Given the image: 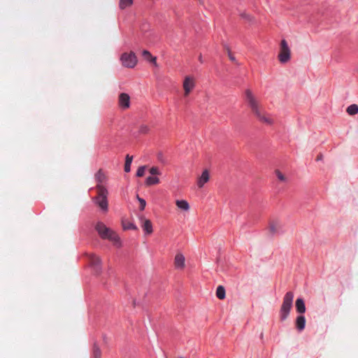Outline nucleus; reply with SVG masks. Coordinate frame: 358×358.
<instances>
[{
    "instance_id": "nucleus-3",
    "label": "nucleus",
    "mask_w": 358,
    "mask_h": 358,
    "mask_svg": "<svg viewBox=\"0 0 358 358\" xmlns=\"http://www.w3.org/2000/svg\"><path fill=\"white\" fill-rule=\"evenodd\" d=\"M95 229L102 239L110 241L116 247L122 246V242L117 234L110 228L107 227L103 222H98L95 225Z\"/></svg>"
},
{
    "instance_id": "nucleus-13",
    "label": "nucleus",
    "mask_w": 358,
    "mask_h": 358,
    "mask_svg": "<svg viewBox=\"0 0 358 358\" xmlns=\"http://www.w3.org/2000/svg\"><path fill=\"white\" fill-rule=\"evenodd\" d=\"M306 327V318L303 315H299L296 319V328L299 331H301Z\"/></svg>"
},
{
    "instance_id": "nucleus-1",
    "label": "nucleus",
    "mask_w": 358,
    "mask_h": 358,
    "mask_svg": "<svg viewBox=\"0 0 358 358\" xmlns=\"http://www.w3.org/2000/svg\"><path fill=\"white\" fill-rule=\"evenodd\" d=\"M95 180L97 182L96 186L97 195L94 198V201L103 210L107 211L108 206L107 196L108 192L107 189L103 186V184L107 180V176L103 171L100 169L95 174Z\"/></svg>"
},
{
    "instance_id": "nucleus-6",
    "label": "nucleus",
    "mask_w": 358,
    "mask_h": 358,
    "mask_svg": "<svg viewBox=\"0 0 358 358\" xmlns=\"http://www.w3.org/2000/svg\"><path fill=\"white\" fill-rule=\"evenodd\" d=\"M120 59L122 65L127 68H134L137 64V57L133 52L123 53Z\"/></svg>"
},
{
    "instance_id": "nucleus-30",
    "label": "nucleus",
    "mask_w": 358,
    "mask_h": 358,
    "mask_svg": "<svg viewBox=\"0 0 358 358\" xmlns=\"http://www.w3.org/2000/svg\"><path fill=\"white\" fill-rule=\"evenodd\" d=\"M226 50L227 51V54H228V56H229V59H230L231 61H232V62H236V58H235V57L232 55V53H231V52L230 49H229L228 47H227V48H226Z\"/></svg>"
},
{
    "instance_id": "nucleus-8",
    "label": "nucleus",
    "mask_w": 358,
    "mask_h": 358,
    "mask_svg": "<svg viewBox=\"0 0 358 358\" xmlns=\"http://www.w3.org/2000/svg\"><path fill=\"white\" fill-rule=\"evenodd\" d=\"M117 104L121 110H125L130 107V96L127 93H120L117 98Z\"/></svg>"
},
{
    "instance_id": "nucleus-10",
    "label": "nucleus",
    "mask_w": 358,
    "mask_h": 358,
    "mask_svg": "<svg viewBox=\"0 0 358 358\" xmlns=\"http://www.w3.org/2000/svg\"><path fill=\"white\" fill-rule=\"evenodd\" d=\"M89 262L92 266L94 267V269L96 273H100L101 267V259L95 255H89Z\"/></svg>"
},
{
    "instance_id": "nucleus-28",
    "label": "nucleus",
    "mask_w": 358,
    "mask_h": 358,
    "mask_svg": "<svg viewBox=\"0 0 358 358\" xmlns=\"http://www.w3.org/2000/svg\"><path fill=\"white\" fill-rule=\"evenodd\" d=\"M137 199H138V201L140 203V210H143L145 209V206H146L145 201L143 199L139 197L138 195H137Z\"/></svg>"
},
{
    "instance_id": "nucleus-22",
    "label": "nucleus",
    "mask_w": 358,
    "mask_h": 358,
    "mask_svg": "<svg viewBox=\"0 0 358 358\" xmlns=\"http://www.w3.org/2000/svg\"><path fill=\"white\" fill-rule=\"evenodd\" d=\"M347 113L351 115L358 113V106L357 104H352L349 106L347 108Z\"/></svg>"
},
{
    "instance_id": "nucleus-9",
    "label": "nucleus",
    "mask_w": 358,
    "mask_h": 358,
    "mask_svg": "<svg viewBox=\"0 0 358 358\" xmlns=\"http://www.w3.org/2000/svg\"><path fill=\"white\" fill-rule=\"evenodd\" d=\"M268 230L273 235L282 234L283 233V224L278 220H271L269 223Z\"/></svg>"
},
{
    "instance_id": "nucleus-12",
    "label": "nucleus",
    "mask_w": 358,
    "mask_h": 358,
    "mask_svg": "<svg viewBox=\"0 0 358 358\" xmlns=\"http://www.w3.org/2000/svg\"><path fill=\"white\" fill-rule=\"evenodd\" d=\"M175 266L182 269L185 267V257L182 254H177L174 259Z\"/></svg>"
},
{
    "instance_id": "nucleus-11",
    "label": "nucleus",
    "mask_w": 358,
    "mask_h": 358,
    "mask_svg": "<svg viewBox=\"0 0 358 358\" xmlns=\"http://www.w3.org/2000/svg\"><path fill=\"white\" fill-rule=\"evenodd\" d=\"M210 179V174L208 170H204L202 172V174L200 177H199L196 184L199 188H201L203 185L208 182Z\"/></svg>"
},
{
    "instance_id": "nucleus-16",
    "label": "nucleus",
    "mask_w": 358,
    "mask_h": 358,
    "mask_svg": "<svg viewBox=\"0 0 358 358\" xmlns=\"http://www.w3.org/2000/svg\"><path fill=\"white\" fill-rule=\"evenodd\" d=\"M142 228L148 234H151L153 231L152 224L150 220H144L143 223L142 224Z\"/></svg>"
},
{
    "instance_id": "nucleus-21",
    "label": "nucleus",
    "mask_w": 358,
    "mask_h": 358,
    "mask_svg": "<svg viewBox=\"0 0 358 358\" xmlns=\"http://www.w3.org/2000/svg\"><path fill=\"white\" fill-rule=\"evenodd\" d=\"M216 296L220 299H224L225 298V289L224 287L221 285L217 287L216 290Z\"/></svg>"
},
{
    "instance_id": "nucleus-23",
    "label": "nucleus",
    "mask_w": 358,
    "mask_h": 358,
    "mask_svg": "<svg viewBox=\"0 0 358 358\" xmlns=\"http://www.w3.org/2000/svg\"><path fill=\"white\" fill-rule=\"evenodd\" d=\"M133 3V0H120L119 6L120 9L123 10L127 7L131 6Z\"/></svg>"
},
{
    "instance_id": "nucleus-4",
    "label": "nucleus",
    "mask_w": 358,
    "mask_h": 358,
    "mask_svg": "<svg viewBox=\"0 0 358 358\" xmlns=\"http://www.w3.org/2000/svg\"><path fill=\"white\" fill-rule=\"evenodd\" d=\"M293 300L294 294L292 292H288L284 296L279 314L281 321H284L288 317L293 306Z\"/></svg>"
},
{
    "instance_id": "nucleus-15",
    "label": "nucleus",
    "mask_w": 358,
    "mask_h": 358,
    "mask_svg": "<svg viewBox=\"0 0 358 358\" xmlns=\"http://www.w3.org/2000/svg\"><path fill=\"white\" fill-rule=\"evenodd\" d=\"M176 205L178 208L184 211H188L190 208L189 205L186 200H176Z\"/></svg>"
},
{
    "instance_id": "nucleus-33",
    "label": "nucleus",
    "mask_w": 358,
    "mask_h": 358,
    "mask_svg": "<svg viewBox=\"0 0 358 358\" xmlns=\"http://www.w3.org/2000/svg\"><path fill=\"white\" fill-rule=\"evenodd\" d=\"M179 358H183V357H179Z\"/></svg>"
},
{
    "instance_id": "nucleus-7",
    "label": "nucleus",
    "mask_w": 358,
    "mask_h": 358,
    "mask_svg": "<svg viewBox=\"0 0 358 358\" xmlns=\"http://www.w3.org/2000/svg\"><path fill=\"white\" fill-rule=\"evenodd\" d=\"M195 87V80L192 76H186L182 83L184 96H187Z\"/></svg>"
},
{
    "instance_id": "nucleus-20",
    "label": "nucleus",
    "mask_w": 358,
    "mask_h": 358,
    "mask_svg": "<svg viewBox=\"0 0 358 358\" xmlns=\"http://www.w3.org/2000/svg\"><path fill=\"white\" fill-rule=\"evenodd\" d=\"M159 183V179L157 177L149 176L146 178L145 184L148 186Z\"/></svg>"
},
{
    "instance_id": "nucleus-25",
    "label": "nucleus",
    "mask_w": 358,
    "mask_h": 358,
    "mask_svg": "<svg viewBox=\"0 0 358 358\" xmlns=\"http://www.w3.org/2000/svg\"><path fill=\"white\" fill-rule=\"evenodd\" d=\"M93 355L94 358H101V352L96 345L94 346Z\"/></svg>"
},
{
    "instance_id": "nucleus-26",
    "label": "nucleus",
    "mask_w": 358,
    "mask_h": 358,
    "mask_svg": "<svg viewBox=\"0 0 358 358\" xmlns=\"http://www.w3.org/2000/svg\"><path fill=\"white\" fill-rule=\"evenodd\" d=\"M145 169H146V166H140L138 170H137V172H136V176L137 177H142L144 176L145 174Z\"/></svg>"
},
{
    "instance_id": "nucleus-2",
    "label": "nucleus",
    "mask_w": 358,
    "mask_h": 358,
    "mask_svg": "<svg viewBox=\"0 0 358 358\" xmlns=\"http://www.w3.org/2000/svg\"><path fill=\"white\" fill-rule=\"evenodd\" d=\"M245 96L246 101L257 118L263 123L272 124L273 123V119L262 108L252 91L249 89L246 90L245 91Z\"/></svg>"
},
{
    "instance_id": "nucleus-24",
    "label": "nucleus",
    "mask_w": 358,
    "mask_h": 358,
    "mask_svg": "<svg viewBox=\"0 0 358 358\" xmlns=\"http://www.w3.org/2000/svg\"><path fill=\"white\" fill-rule=\"evenodd\" d=\"M275 175L278 178V179L281 181V182H286L287 181V178L285 177V176L284 174H282L280 171L278 170H276L275 171Z\"/></svg>"
},
{
    "instance_id": "nucleus-19",
    "label": "nucleus",
    "mask_w": 358,
    "mask_h": 358,
    "mask_svg": "<svg viewBox=\"0 0 358 358\" xmlns=\"http://www.w3.org/2000/svg\"><path fill=\"white\" fill-rule=\"evenodd\" d=\"M132 160H133L132 156H130L129 155H127L126 156V160H125L124 168L125 172L128 173L130 171L131 164L132 162Z\"/></svg>"
},
{
    "instance_id": "nucleus-5",
    "label": "nucleus",
    "mask_w": 358,
    "mask_h": 358,
    "mask_svg": "<svg viewBox=\"0 0 358 358\" xmlns=\"http://www.w3.org/2000/svg\"><path fill=\"white\" fill-rule=\"evenodd\" d=\"M291 57V50L288 46L287 41L283 39L280 42V52L278 54V59L280 63H287Z\"/></svg>"
},
{
    "instance_id": "nucleus-29",
    "label": "nucleus",
    "mask_w": 358,
    "mask_h": 358,
    "mask_svg": "<svg viewBox=\"0 0 358 358\" xmlns=\"http://www.w3.org/2000/svg\"><path fill=\"white\" fill-rule=\"evenodd\" d=\"M149 172L151 175H153V176L161 174L159 169L157 166H152V168H150L149 170Z\"/></svg>"
},
{
    "instance_id": "nucleus-31",
    "label": "nucleus",
    "mask_w": 358,
    "mask_h": 358,
    "mask_svg": "<svg viewBox=\"0 0 358 358\" xmlns=\"http://www.w3.org/2000/svg\"><path fill=\"white\" fill-rule=\"evenodd\" d=\"M322 159H323V155H322V154L320 153L316 157V161H320V160H322Z\"/></svg>"
},
{
    "instance_id": "nucleus-14",
    "label": "nucleus",
    "mask_w": 358,
    "mask_h": 358,
    "mask_svg": "<svg viewBox=\"0 0 358 358\" xmlns=\"http://www.w3.org/2000/svg\"><path fill=\"white\" fill-rule=\"evenodd\" d=\"M295 306L298 313L302 314L306 312V306L303 299L298 298L296 301Z\"/></svg>"
},
{
    "instance_id": "nucleus-18",
    "label": "nucleus",
    "mask_w": 358,
    "mask_h": 358,
    "mask_svg": "<svg viewBox=\"0 0 358 358\" xmlns=\"http://www.w3.org/2000/svg\"><path fill=\"white\" fill-rule=\"evenodd\" d=\"M122 225L124 230H128V229L136 230V229H137L136 226L134 223L129 222L127 220H123L122 221Z\"/></svg>"
},
{
    "instance_id": "nucleus-32",
    "label": "nucleus",
    "mask_w": 358,
    "mask_h": 358,
    "mask_svg": "<svg viewBox=\"0 0 358 358\" xmlns=\"http://www.w3.org/2000/svg\"><path fill=\"white\" fill-rule=\"evenodd\" d=\"M199 59L201 62H202V56L201 55L199 56Z\"/></svg>"
},
{
    "instance_id": "nucleus-27",
    "label": "nucleus",
    "mask_w": 358,
    "mask_h": 358,
    "mask_svg": "<svg viewBox=\"0 0 358 358\" xmlns=\"http://www.w3.org/2000/svg\"><path fill=\"white\" fill-rule=\"evenodd\" d=\"M149 131H150V128L148 125L142 124L139 127V132L141 134H148Z\"/></svg>"
},
{
    "instance_id": "nucleus-17",
    "label": "nucleus",
    "mask_w": 358,
    "mask_h": 358,
    "mask_svg": "<svg viewBox=\"0 0 358 358\" xmlns=\"http://www.w3.org/2000/svg\"><path fill=\"white\" fill-rule=\"evenodd\" d=\"M142 55L145 59L152 62L155 65H157V59L155 57H152L151 53L148 50H143L142 52Z\"/></svg>"
}]
</instances>
